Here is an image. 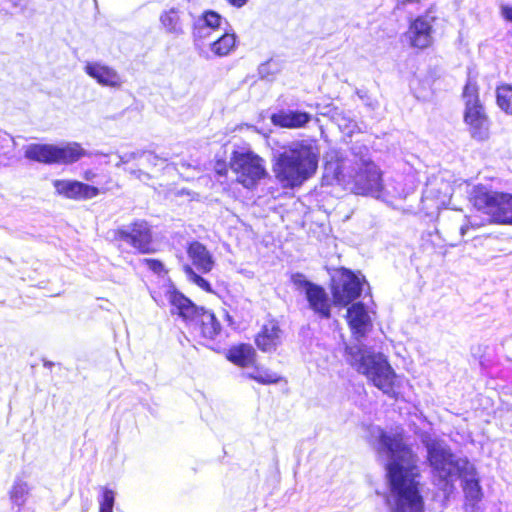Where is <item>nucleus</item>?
Listing matches in <instances>:
<instances>
[{"mask_svg": "<svg viewBox=\"0 0 512 512\" xmlns=\"http://www.w3.org/2000/svg\"><path fill=\"white\" fill-rule=\"evenodd\" d=\"M377 452L386 461L390 493L387 498L391 512H424L425 502L420 490L416 455L404 442L401 433L372 430Z\"/></svg>", "mask_w": 512, "mask_h": 512, "instance_id": "obj_1", "label": "nucleus"}, {"mask_svg": "<svg viewBox=\"0 0 512 512\" xmlns=\"http://www.w3.org/2000/svg\"><path fill=\"white\" fill-rule=\"evenodd\" d=\"M356 149L352 148L351 158L342 157L335 149L330 150L325 156V169L353 193L379 197L383 188L381 171L371 160L366 147Z\"/></svg>", "mask_w": 512, "mask_h": 512, "instance_id": "obj_2", "label": "nucleus"}, {"mask_svg": "<svg viewBox=\"0 0 512 512\" xmlns=\"http://www.w3.org/2000/svg\"><path fill=\"white\" fill-rule=\"evenodd\" d=\"M320 149L314 139L296 140L283 147L274 166L284 187L300 186L317 171Z\"/></svg>", "mask_w": 512, "mask_h": 512, "instance_id": "obj_3", "label": "nucleus"}, {"mask_svg": "<svg viewBox=\"0 0 512 512\" xmlns=\"http://www.w3.org/2000/svg\"><path fill=\"white\" fill-rule=\"evenodd\" d=\"M344 358L384 394L390 397L395 395L396 373L383 353L357 343L346 346Z\"/></svg>", "mask_w": 512, "mask_h": 512, "instance_id": "obj_4", "label": "nucleus"}, {"mask_svg": "<svg viewBox=\"0 0 512 512\" xmlns=\"http://www.w3.org/2000/svg\"><path fill=\"white\" fill-rule=\"evenodd\" d=\"M427 449V459L434 477L447 486L458 479L462 471H471V463L466 458H460L452 453L450 447L444 442L423 438Z\"/></svg>", "mask_w": 512, "mask_h": 512, "instance_id": "obj_5", "label": "nucleus"}, {"mask_svg": "<svg viewBox=\"0 0 512 512\" xmlns=\"http://www.w3.org/2000/svg\"><path fill=\"white\" fill-rule=\"evenodd\" d=\"M166 297L171 305L172 314H178L184 319H200V328L203 337L214 339L220 333V323L213 313L206 311L204 308H198L183 294L173 289L166 291Z\"/></svg>", "mask_w": 512, "mask_h": 512, "instance_id": "obj_6", "label": "nucleus"}, {"mask_svg": "<svg viewBox=\"0 0 512 512\" xmlns=\"http://www.w3.org/2000/svg\"><path fill=\"white\" fill-rule=\"evenodd\" d=\"M230 168L245 188L253 187L266 174L263 160L251 151L234 152Z\"/></svg>", "mask_w": 512, "mask_h": 512, "instance_id": "obj_7", "label": "nucleus"}, {"mask_svg": "<svg viewBox=\"0 0 512 512\" xmlns=\"http://www.w3.org/2000/svg\"><path fill=\"white\" fill-rule=\"evenodd\" d=\"M463 98L466 107L464 120L470 127L472 136L482 140L487 136L488 120L479 102L478 89L475 82L467 81L463 90Z\"/></svg>", "mask_w": 512, "mask_h": 512, "instance_id": "obj_8", "label": "nucleus"}, {"mask_svg": "<svg viewBox=\"0 0 512 512\" xmlns=\"http://www.w3.org/2000/svg\"><path fill=\"white\" fill-rule=\"evenodd\" d=\"M115 237L129 244L141 254L155 252L151 226L145 220H136L128 226L117 229Z\"/></svg>", "mask_w": 512, "mask_h": 512, "instance_id": "obj_9", "label": "nucleus"}, {"mask_svg": "<svg viewBox=\"0 0 512 512\" xmlns=\"http://www.w3.org/2000/svg\"><path fill=\"white\" fill-rule=\"evenodd\" d=\"M362 292V280L350 270L342 269L334 278L332 296L335 305L347 306Z\"/></svg>", "mask_w": 512, "mask_h": 512, "instance_id": "obj_10", "label": "nucleus"}, {"mask_svg": "<svg viewBox=\"0 0 512 512\" xmlns=\"http://www.w3.org/2000/svg\"><path fill=\"white\" fill-rule=\"evenodd\" d=\"M53 186L59 195L76 201L89 200L100 194L99 188L75 180H54Z\"/></svg>", "mask_w": 512, "mask_h": 512, "instance_id": "obj_11", "label": "nucleus"}, {"mask_svg": "<svg viewBox=\"0 0 512 512\" xmlns=\"http://www.w3.org/2000/svg\"><path fill=\"white\" fill-rule=\"evenodd\" d=\"M433 21L434 17L424 15L417 17L410 24L407 36L413 47L424 49L432 44Z\"/></svg>", "mask_w": 512, "mask_h": 512, "instance_id": "obj_12", "label": "nucleus"}, {"mask_svg": "<svg viewBox=\"0 0 512 512\" xmlns=\"http://www.w3.org/2000/svg\"><path fill=\"white\" fill-rule=\"evenodd\" d=\"M347 320L353 335L357 339L364 337L372 328L371 317L361 302L354 303L348 308Z\"/></svg>", "mask_w": 512, "mask_h": 512, "instance_id": "obj_13", "label": "nucleus"}, {"mask_svg": "<svg viewBox=\"0 0 512 512\" xmlns=\"http://www.w3.org/2000/svg\"><path fill=\"white\" fill-rule=\"evenodd\" d=\"M84 71L102 86L120 88L123 83L121 76L114 68L100 62H88Z\"/></svg>", "mask_w": 512, "mask_h": 512, "instance_id": "obj_14", "label": "nucleus"}, {"mask_svg": "<svg viewBox=\"0 0 512 512\" xmlns=\"http://www.w3.org/2000/svg\"><path fill=\"white\" fill-rule=\"evenodd\" d=\"M282 330L275 320L264 324L255 338L257 347L263 352H272L281 344Z\"/></svg>", "mask_w": 512, "mask_h": 512, "instance_id": "obj_15", "label": "nucleus"}, {"mask_svg": "<svg viewBox=\"0 0 512 512\" xmlns=\"http://www.w3.org/2000/svg\"><path fill=\"white\" fill-rule=\"evenodd\" d=\"M187 254L199 272L208 273L213 269V257L202 243L198 241L190 243L187 248Z\"/></svg>", "mask_w": 512, "mask_h": 512, "instance_id": "obj_16", "label": "nucleus"}, {"mask_svg": "<svg viewBox=\"0 0 512 512\" xmlns=\"http://www.w3.org/2000/svg\"><path fill=\"white\" fill-rule=\"evenodd\" d=\"M311 120V115L301 111H280L271 117L274 125L284 128H301Z\"/></svg>", "mask_w": 512, "mask_h": 512, "instance_id": "obj_17", "label": "nucleus"}, {"mask_svg": "<svg viewBox=\"0 0 512 512\" xmlns=\"http://www.w3.org/2000/svg\"><path fill=\"white\" fill-rule=\"evenodd\" d=\"M306 298L310 308L323 318L330 317V302L326 291L318 286H310L307 291Z\"/></svg>", "mask_w": 512, "mask_h": 512, "instance_id": "obj_18", "label": "nucleus"}, {"mask_svg": "<svg viewBox=\"0 0 512 512\" xmlns=\"http://www.w3.org/2000/svg\"><path fill=\"white\" fill-rule=\"evenodd\" d=\"M256 352L249 344L233 346L228 350L227 359L240 367H249L255 363Z\"/></svg>", "mask_w": 512, "mask_h": 512, "instance_id": "obj_19", "label": "nucleus"}, {"mask_svg": "<svg viewBox=\"0 0 512 512\" xmlns=\"http://www.w3.org/2000/svg\"><path fill=\"white\" fill-rule=\"evenodd\" d=\"M458 478L463 480V490L465 496L470 501H479L482 497V490L479 485V479L473 464H471V471H462Z\"/></svg>", "mask_w": 512, "mask_h": 512, "instance_id": "obj_20", "label": "nucleus"}, {"mask_svg": "<svg viewBox=\"0 0 512 512\" xmlns=\"http://www.w3.org/2000/svg\"><path fill=\"white\" fill-rule=\"evenodd\" d=\"M490 221L512 224V195L499 194Z\"/></svg>", "mask_w": 512, "mask_h": 512, "instance_id": "obj_21", "label": "nucleus"}, {"mask_svg": "<svg viewBox=\"0 0 512 512\" xmlns=\"http://www.w3.org/2000/svg\"><path fill=\"white\" fill-rule=\"evenodd\" d=\"M84 155L85 151L78 143H69L65 146L54 145V163H73Z\"/></svg>", "mask_w": 512, "mask_h": 512, "instance_id": "obj_22", "label": "nucleus"}, {"mask_svg": "<svg viewBox=\"0 0 512 512\" xmlns=\"http://www.w3.org/2000/svg\"><path fill=\"white\" fill-rule=\"evenodd\" d=\"M499 194L489 192L483 187H478L473 193V203L478 210H482L485 214L492 217V208L496 205Z\"/></svg>", "mask_w": 512, "mask_h": 512, "instance_id": "obj_23", "label": "nucleus"}, {"mask_svg": "<svg viewBox=\"0 0 512 512\" xmlns=\"http://www.w3.org/2000/svg\"><path fill=\"white\" fill-rule=\"evenodd\" d=\"M25 157L37 162L54 163V145L30 144L25 149Z\"/></svg>", "mask_w": 512, "mask_h": 512, "instance_id": "obj_24", "label": "nucleus"}, {"mask_svg": "<svg viewBox=\"0 0 512 512\" xmlns=\"http://www.w3.org/2000/svg\"><path fill=\"white\" fill-rule=\"evenodd\" d=\"M160 22L167 33L174 35H180L183 33L180 12L176 8L164 11L160 16Z\"/></svg>", "mask_w": 512, "mask_h": 512, "instance_id": "obj_25", "label": "nucleus"}, {"mask_svg": "<svg viewBox=\"0 0 512 512\" xmlns=\"http://www.w3.org/2000/svg\"><path fill=\"white\" fill-rule=\"evenodd\" d=\"M30 494V486L22 479H16L9 491L11 503L20 510L26 503Z\"/></svg>", "mask_w": 512, "mask_h": 512, "instance_id": "obj_26", "label": "nucleus"}, {"mask_svg": "<svg viewBox=\"0 0 512 512\" xmlns=\"http://www.w3.org/2000/svg\"><path fill=\"white\" fill-rule=\"evenodd\" d=\"M235 47L236 35L234 33H224L210 44L211 51L219 57L227 56Z\"/></svg>", "mask_w": 512, "mask_h": 512, "instance_id": "obj_27", "label": "nucleus"}, {"mask_svg": "<svg viewBox=\"0 0 512 512\" xmlns=\"http://www.w3.org/2000/svg\"><path fill=\"white\" fill-rule=\"evenodd\" d=\"M497 104L507 114L512 115V86L506 85L497 88Z\"/></svg>", "mask_w": 512, "mask_h": 512, "instance_id": "obj_28", "label": "nucleus"}, {"mask_svg": "<svg viewBox=\"0 0 512 512\" xmlns=\"http://www.w3.org/2000/svg\"><path fill=\"white\" fill-rule=\"evenodd\" d=\"M246 375L248 378L264 385L274 384L280 380V377L276 373L258 367H256L253 372L247 373Z\"/></svg>", "mask_w": 512, "mask_h": 512, "instance_id": "obj_29", "label": "nucleus"}, {"mask_svg": "<svg viewBox=\"0 0 512 512\" xmlns=\"http://www.w3.org/2000/svg\"><path fill=\"white\" fill-rule=\"evenodd\" d=\"M183 271L189 281L207 292L211 291V286L208 281L198 275L189 264H183Z\"/></svg>", "mask_w": 512, "mask_h": 512, "instance_id": "obj_30", "label": "nucleus"}, {"mask_svg": "<svg viewBox=\"0 0 512 512\" xmlns=\"http://www.w3.org/2000/svg\"><path fill=\"white\" fill-rule=\"evenodd\" d=\"M200 23L204 24L208 27V29H216L219 28L222 22V17L214 12V11H208L204 14L202 19L198 20Z\"/></svg>", "mask_w": 512, "mask_h": 512, "instance_id": "obj_31", "label": "nucleus"}, {"mask_svg": "<svg viewBox=\"0 0 512 512\" xmlns=\"http://www.w3.org/2000/svg\"><path fill=\"white\" fill-rule=\"evenodd\" d=\"M211 30L212 29H208V27L205 25V23L202 24L199 21H197L195 23L194 29H193V37H194L195 44L197 45V43L200 40L210 38Z\"/></svg>", "mask_w": 512, "mask_h": 512, "instance_id": "obj_32", "label": "nucleus"}, {"mask_svg": "<svg viewBox=\"0 0 512 512\" xmlns=\"http://www.w3.org/2000/svg\"><path fill=\"white\" fill-rule=\"evenodd\" d=\"M334 119L339 128L346 133H352L356 127V123L350 118L346 117L343 113L336 114Z\"/></svg>", "mask_w": 512, "mask_h": 512, "instance_id": "obj_33", "label": "nucleus"}, {"mask_svg": "<svg viewBox=\"0 0 512 512\" xmlns=\"http://www.w3.org/2000/svg\"><path fill=\"white\" fill-rule=\"evenodd\" d=\"M114 505V492L109 489H104L103 497L100 501V512H112Z\"/></svg>", "mask_w": 512, "mask_h": 512, "instance_id": "obj_34", "label": "nucleus"}, {"mask_svg": "<svg viewBox=\"0 0 512 512\" xmlns=\"http://www.w3.org/2000/svg\"><path fill=\"white\" fill-rule=\"evenodd\" d=\"M291 281L297 289L305 291V294H307V291L310 289V286H315V284L308 281L305 278V276L300 273L293 274L291 277Z\"/></svg>", "mask_w": 512, "mask_h": 512, "instance_id": "obj_35", "label": "nucleus"}, {"mask_svg": "<svg viewBox=\"0 0 512 512\" xmlns=\"http://www.w3.org/2000/svg\"><path fill=\"white\" fill-rule=\"evenodd\" d=\"M143 262L154 273L161 274L164 272V265L161 261L156 259H144Z\"/></svg>", "mask_w": 512, "mask_h": 512, "instance_id": "obj_36", "label": "nucleus"}, {"mask_svg": "<svg viewBox=\"0 0 512 512\" xmlns=\"http://www.w3.org/2000/svg\"><path fill=\"white\" fill-rule=\"evenodd\" d=\"M138 157V153L136 152H129L124 155L119 156V162L116 164L117 166H120L121 164H125L130 162L131 160Z\"/></svg>", "mask_w": 512, "mask_h": 512, "instance_id": "obj_37", "label": "nucleus"}, {"mask_svg": "<svg viewBox=\"0 0 512 512\" xmlns=\"http://www.w3.org/2000/svg\"><path fill=\"white\" fill-rule=\"evenodd\" d=\"M482 225V223H479V222H476V221H469L468 224H465V225H462L461 228H460V234L462 236H464L467 231L469 230V228H476V227H480Z\"/></svg>", "mask_w": 512, "mask_h": 512, "instance_id": "obj_38", "label": "nucleus"}, {"mask_svg": "<svg viewBox=\"0 0 512 512\" xmlns=\"http://www.w3.org/2000/svg\"><path fill=\"white\" fill-rule=\"evenodd\" d=\"M501 14L506 20L512 22V6L510 7L508 5H502Z\"/></svg>", "mask_w": 512, "mask_h": 512, "instance_id": "obj_39", "label": "nucleus"}, {"mask_svg": "<svg viewBox=\"0 0 512 512\" xmlns=\"http://www.w3.org/2000/svg\"><path fill=\"white\" fill-rule=\"evenodd\" d=\"M232 6L234 7H237V8H241L243 7L247 2L248 0H227Z\"/></svg>", "mask_w": 512, "mask_h": 512, "instance_id": "obj_40", "label": "nucleus"}, {"mask_svg": "<svg viewBox=\"0 0 512 512\" xmlns=\"http://www.w3.org/2000/svg\"><path fill=\"white\" fill-rule=\"evenodd\" d=\"M95 174L92 171H86L84 174V179L87 181H91L94 178Z\"/></svg>", "mask_w": 512, "mask_h": 512, "instance_id": "obj_41", "label": "nucleus"}, {"mask_svg": "<svg viewBox=\"0 0 512 512\" xmlns=\"http://www.w3.org/2000/svg\"><path fill=\"white\" fill-rule=\"evenodd\" d=\"M419 0H397V7L400 5H406L407 3L418 2Z\"/></svg>", "mask_w": 512, "mask_h": 512, "instance_id": "obj_42", "label": "nucleus"}, {"mask_svg": "<svg viewBox=\"0 0 512 512\" xmlns=\"http://www.w3.org/2000/svg\"><path fill=\"white\" fill-rule=\"evenodd\" d=\"M8 141V138L6 137V135H1L0 134V145L3 147L2 145V142H7Z\"/></svg>", "mask_w": 512, "mask_h": 512, "instance_id": "obj_43", "label": "nucleus"}, {"mask_svg": "<svg viewBox=\"0 0 512 512\" xmlns=\"http://www.w3.org/2000/svg\"><path fill=\"white\" fill-rule=\"evenodd\" d=\"M132 173H133L134 175H136L137 177H139V176H140V174H142V172H141V171H132Z\"/></svg>", "mask_w": 512, "mask_h": 512, "instance_id": "obj_44", "label": "nucleus"}]
</instances>
